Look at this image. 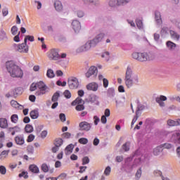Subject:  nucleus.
I'll list each match as a JSON object with an SVG mask.
<instances>
[{
    "label": "nucleus",
    "instance_id": "f257e3e1",
    "mask_svg": "<svg viewBox=\"0 0 180 180\" xmlns=\"http://www.w3.org/2000/svg\"><path fill=\"white\" fill-rule=\"evenodd\" d=\"M103 37H105V34L100 33L97 34L93 39L87 41L84 45L79 47L76 52L79 53H84L85 51H88V50H91V47H96L98 43H101L102 40L103 39Z\"/></svg>",
    "mask_w": 180,
    "mask_h": 180
},
{
    "label": "nucleus",
    "instance_id": "f03ea898",
    "mask_svg": "<svg viewBox=\"0 0 180 180\" xmlns=\"http://www.w3.org/2000/svg\"><path fill=\"white\" fill-rule=\"evenodd\" d=\"M6 67L12 78H23V70L13 60L7 61Z\"/></svg>",
    "mask_w": 180,
    "mask_h": 180
},
{
    "label": "nucleus",
    "instance_id": "7ed1b4c3",
    "mask_svg": "<svg viewBox=\"0 0 180 180\" xmlns=\"http://www.w3.org/2000/svg\"><path fill=\"white\" fill-rule=\"evenodd\" d=\"M133 79L136 84H139V76L134 75L133 77V70L131 67L128 66L127 68L124 79L125 84L127 88H131V86H133Z\"/></svg>",
    "mask_w": 180,
    "mask_h": 180
},
{
    "label": "nucleus",
    "instance_id": "20e7f679",
    "mask_svg": "<svg viewBox=\"0 0 180 180\" xmlns=\"http://www.w3.org/2000/svg\"><path fill=\"white\" fill-rule=\"evenodd\" d=\"M130 2L131 0H110L108 5L110 8H116L117 6H126Z\"/></svg>",
    "mask_w": 180,
    "mask_h": 180
},
{
    "label": "nucleus",
    "instance_id": "39448f33",
    "mask_svg": "<svg viewBox=\"0 0 180 180\" xmlns=\"http://www.w3.org/2000/svg\"><path fill=\"white\" fill-rule=\"evenodd\" d=\"M37 88H39V89H40L39 91H37L35 93V95H37V96L40 95H45L46 92H49V91H47V89H49V87H47L44 82L41 81L37 82Z\"/></svg>",
    "mask_w": 180,
    "mask_h": 180
},
{
    "label": "nucleus",
    "instance_id": "423d86ee",
    "mask_svg": "<svg viewBox=\"0 0 180 180\" xmlns=\"http://www.w3.org/2000/svg\"><path fill=\"white\" fill-rule=\"evenodd\" d=\"M136 103H137V107L135 111V120L139 119V117L141 116V112H143L144 109H148V108L146 107V105L140 103V100L136 99Z\"/></svg>",
    "mask_w": 180,
    "mask_h": 180
},
{
    "label": "nucleus",
    "instance_id": "0eeeda50",
    "mask_svg": "<svg viewBox=\"0 0 180 180\" xmlns=\"http://www.w3.org/2000/svg\"><path fill=\"white\" fill-rule=\"evenodd\" d=\"M68 85L70 89H77L79 86V82L77 77H70L68 79Z\"/></svg>",
    "mask_w": 180,
    "mask_h": 180
},
{
    "label": "nucleus",
    "instance_id": "6e6552de",
    "mask_svg": "<svg viewBox=\"0 0 180 180\" xmlns=\"http://www.w3.org/2000/svg\"><path fill=\"white\" fill-rule=\"evenodd\" d=\"M47 56L49 60L57 61L60 60V54H58V49H53L47 53Z\"/></svg>",
    "mask_w": 180,
    "mask_h": 180
},
{
    "label": "nucleus",
    "instance_id": "1a4fd4ad",
    "mask_svg": "<svg viewBox=\"0 0 180 180\" xmlns=\"http://www.w3.org/2000/svg\"><path fill=\"white\" fill-rule=\"evenodd\" d=\"M99 99V97L95 94H90L87 98L84 99V103L85 102L86 103H94V105H96L97 106H99V101H98Z\"/></svg>",
    "mask_w": 180,
    "mask_h": 180
},
{
    "label": "nucleus",
    "instance_id": "9d476101",
    "mask_svg": "<svg viewBox=\"0 0 180 180\" xmlns=\"http://www.w3.org/2000/svg\"><path fill=\"white\" fill-rule=\"evenodd\" d=\"M97 77L98 76V68L96 66H91L87 72L85 73L86 78H91V77Z\"/></svg>",
    "mask_w": 180,
    "mask_h": 180
},
{
    "label": "nucleus",
    "instance_id": "9b49d317",
    "mask_svg": "<svg viewBox=\"0 0 180 180\" xmlns=\"http://www.w3.org/2000/svg\"><path fill=\"white\" fill-rule=\"evenodd\" d=\"M92 127V124L89 123L86 121H83L79 124V130L82 131H89Z\"/></svg>",
    "mask_w": 180,
    "mask_h": 180
},
{
    "label": "nucleus",
    "instance_id": "f8f14e48",
    "mask_svg": "<svg viewBox=\"0 0 180 180\" xmlns=\"http://www.w3.org/2000/svg\"><path fill=\"white\" fill-rule=\"evenodd\" d=\"M13 47L14 48L15 51H19V53H27L29 51V46H27V48H25L23 43L18 45L16 44H13Z\"/></svg>",
    "mask_w": 180,
    "mask_h": 180
},
{
    "label": "nucleus",
    "instance_id": "ddd939ff",
    "mask_svg": "<svg viewBox=\"0 0 180 180\" xmlns=\"http://www.w3.org/2000/svg\"><path fill=\"white\" fill-rule=\"evenodd\" d=\"M72 27L75 33H79V30H81V22L77 20H74L72 22Z\"/></svg>",
    "mask_w": 180,
    "mask_h": 180
},
{
    "label": "nucleus",
    "instance_id": "4468645a",
    "mask_svg": "<svg viewBox=\"0 0 180 180\" xmlns=\"http://www.w3.org/2000/svg\"><path fill=\"white\" fill-rule=\"evenodd\" d=\"M11 94H12L13 98H18L19 95L23 94V89L22 87H18L15 89L11 90Z\"/></svg>",
    "mask_w": 180,
    "mask_h": 180
},
{
    "label": "nucleus",
    "instance_id": "2eb2a0df",
    "mask_svg": "<svg viewBox=\"0 0 180 180\" xmlns=\"http://www.w3.org/2000/svg\"><path fill=\"white\" fill-rule=\"evenodd\" d=\"M167 101V96H160L155 98V101L157 102V103H159L160 108L165 107V103H164V101Z\"/></svg>",
    "mask_w": 180,
    "mask_h": 180
},
{
    "label": "nucleus",
    "instance_id": "dca6fc26",
    "mask_svg": "<svg viewBox=\"0 0 180 180\" xmlns=\"http://www.w3.org/2000/svg\"><path fill=\"white\" fill-rule=\"evenodd\" d=\"M155 20L159 26L162 24V18H161V13L158 11H155Z\"/></svg>",
    "mask_w": 180,
    "mask_h": 180
},
{
    "label": "nucleus",
    "instance_id": "f3484780",
    "mask_svg": "<svg viewBox=\"0 0 180 180\" xmlns=\"http://www.w3.org/2000/svg\"><path fill=\"white\" fill-rule=\"evenodd\" d=\"M98 88H99V86L95 82H91L86 85V89L88 91H94V92H96Z\"/></svg>",
    "mask_w": 180,
    "mask_h": 180
},
{
    "label": "nucleus",
    "instance_id": "a211bd4d",
    "mask_svg": "<svg viewBox=\"0 0 180 180\" xmlns=\"http://www.w3.org/2000/svg\"><path fill=\"white\" fill-rule=\"evenodd\" d=\"M54 8L57 12H62L63 4L58 0H56L54 2Z\"/></svg>",
    "mask_w": 180,
    "mask_h": 180
},
{
    "label": "nucleus",
    "instance_id": "6ab92c4d",
    "mask_svg": "<svg viewBox=\"0 0 180 180\" xmlns=\"http://www.w3.org/2000/svg\"><path fill=\"white\" fill-rule=\"evenodd\" d=\"M166 46L170 51H174L175 50V48L176 47V44L171 41H167L166 42Z\"/></svg>",
    "mask_w": 180,
    "mask_h": 180
},
{
    "label": "nucleus",
    "instance_id": "aec40b11",
    "mask_svg": "<svg viewBox=\"0 0 180 180\" xmlns=\"http://www.w3.org/2000/svg\"><path fill=\"white\" fill-rule=\"evenodd\" d=\"M27 40H29V41H34V37L31 36V35H26L25 36V37L24 39V43H23L25 49L29 47V46H27Z\"/></svg>",
    "mask_w": 180,
    "mask_h": 180
},
{
    "label": "nucleus",
    "instance_id": "412c9836",
    "mask_svg": "<svg viewBox=\"0 0 180 180\" xmlns=\"http://www.w3.org/2000/svg\"><path fill=\"white\" fill-rule=\"evenodd\" d=\"M155 75H158V77H163L164 75L168 74V70L164 69H155Z\"/></svg>",
    "mask_w": 180,
    "mask_h": 180
},
{
    "label": "nucleus",
    "instance_id": "4be33fe9",
    "mask_svg": "<svg viewBox=\"0 0 180 180\" xmlns=\"http://www.w3.org/2000/svg\"><path fill=\"white\" fill-rule=\"evenodd\" d=\"M167 124L170 127L180 126V119L176 120H167Z\"/></svg>",
    "mask_w": 180,
    "mask_h": 180
},
{
    "label": "nucleus",
    "instance_id": "5701e85b",
    "mask_svg": "<svg viewBox=\"0 0 180 180\" xmlns=\"http://www.w3.org/2000/svg\"><path fill=\"white\" fill-rule=\"evenodd\" d=\"M29 169L31 172H33V174H39L40 172V169L36 165H30L29 166Z\"/></svg>",
    "mask_w": 180,
    "mask_h": 180
},
{
    "label": "nucleus",
    "instance_id": "b1692460",
    "mask_svg": "<svg viewBox=\"0 0 180 180\" xmlns=\"http://www.w3.org/2000/svg\"><path fill=\"white\" fill-rule=\"evenodd\" d=\"M145 53H146V58H148V61H151L154 60V58H155V53L153 51Z\"/></svg>",
    "mask_w": 180,
    "mask_h": 180
},
{
    "label": "nucleus",
    "instance_id": "393cba45",
    "mask_svg": "<svg viewBox=\"0 0 180 180\" xmlns=\"http://www.w3.org/2000/svg\"><path fill=\"white\" fill-rule=\"evenodd\" d=\"M85 5H89V4H93L95 6H99V0H82Z\"/></svg>",
    "mask_w": 180,
    "mask_h": 180
},
{
    "label": "nucleus",
    "instance_id": "a878e982",
    "mask_svg": "<svg viewBox=\"0 0 180 180\" xmlns=\"http://www.w3.org/2000/svg\"><path fill=\"white\" fill-rule=\"evenodd\" d=\"M0 127L1 129H7L8 120H6V118H0Z\"/></svg>",
    "mask_w": 180,
    "mask_h": 180
},
{
    "label": "nucleus",
    "instance_id": "bb28decb",
    "mask_svg": "<svg viewBox=\"0 0 180 180\" xmlns=\"http://www.w3.org/2000/svg\"><path fill=\"white\" fill-rule=\"evenodd\" d=\"M139 61H141V63L148 61L147 58V53H146V52L140 53Z\"/></svg>",
    "mask_w": 180,
    "mask_h": 180
},
{
    "label": "nucleus",
    "instance_id": "cd10ccee",
    "mask_svg": "<svg viewBox=\"0 0 180 180\" xmlns=\"http://www.w3.org/2000/svg\"><path fill=\"white\" fill-rule=\"evenodd\" d=\"M15 141L18 146H23V144H25V139H23V137L15 136Z\"/></svg>",
    "mask_w": 180,
    "mask_h": 180
},
{
    "label": "nucleus",
    "instance_id": "c85d7f7f",
    "mask_svg": "<svg viewBox=\"0 0 180 180\" xmlns=\"http://www.w3.org/2000/svg\"><path fill=\"white\" fill-rule=\"evenodd\" d=\"M80 103H85V101H84V100H82V98L77 97L75 101H73L71 103L72 106H75L77 105H79Z\"/></svg>",
    "mask_w": 180,
    "mask_h": 180
},
{
    "label": "nucleus",
    "instance_id": "c756f323",
    "mask_svg": "<svg viewBox=\"0 0 180 180\" xmlns=\"http://www.w3.org/2000/svg\"><path fill=\"white\" fill-rule=\"evenodd\" d=\"M115 88L110 87L107 90V96L108 98H115Z\"/></svg>",
    "mask_w": 180,
    "mask_h": 180
},
{
    "label": "nucleus",
    "instance_id": "7c9ffc66",
    "mask_svg": "<svg viewBox=\"0 0 180 180\" xmlns=\"http://www.w3.org/2000/svg\"><path fill=\"white\" fill-rule=\"evenodd\" d=\"M64 143V141L63 140V139L60 138H56L54 140V146H56V147H61L63 146V143Z\"/></svg>",
    "mask_w": 180,
    "mask_h": 180
},
{
    "label": "nucleus",
    "instance_id": "2f4dec72",
    "mask_svg": "<svg viewBox=\"0 0 180 180\" xmlns=\"http://www.w3.org/2000/svg\"><path fill=\"white\" fill-rule=\"evenodd\" d=\"M74 150V144L70 143L65 148V155H68V154H71L72 150Z\"/></svg>",
    "mask_w": 180,
    "mask_h": 180
},
{
    "label": "nucleus",
    "instance_id": "473e14b6",
    "mask_svg": "<svg viewBox=\"0 0 180 180\" xmlns=\"http://www.w3.org/2000/svg\"><path fill=\"white\" fill-rule=\"evenodd\" d=\"M164 149L161 148V146H157L155 148L153 149V154L154 155H160Z\"/></svg>",
    "mask_w": 180,
    "mask_h": 180
},
{
    "label": "nucleus",
    "instance_id": "72a5a7b5",
    "mask_svg": "<svg viewBox=\"0 0 180 180\" xmlns=\"http://www.w3.org/2000/svg\"><path fill=\"white\" fill-rule=\"evenodd\" d=\"M31 119H37L39 117V111L37 110H32L30 113Z\"/></svg>",
    "mask_w": 180,
    "mask_h": 180
},
{
    "label": "nucleus",
    "instance_id": "f704fd0d",
    "mask_svg": "<svg viewBox=\"0 0 180 180\" xmlns=\"http://www.w3.org/2000/svg\"><path fill=\"white\" fill-rule=\"evenodd\" d=\"M139 155H140V150L138 149L135 151L132 157H129L127 158L126 162H130V161H133V158L137 157Z\"/></svg>",
    "mask_w": 180,
    "mask_h": 180
},
{
    "label": "nucleus",
    "instance_id": "c9c22d12",
    "mask_svg": "<svg viewBox=\"0 0 180 180\" xmlns=\"http://www.w3.org/2000/svg\"><path fill=\"white\" fill-rule=\"evenodd\" d=\"M58 98H60V91H56L51 98V102H58Z\"/></svg>",
    "mask_w": 180,
    "mask_h": 180
},
{
    "label": "nucleus",
    "instance_id": "e433bc0d",
    "mask_svg": "<svg viewBox=\"0 0 180 180\" xmlns=\"http://www.w3.org/2000/svg\"><path fill=\"white\" fill-rule=\"evenodd\" d=\"M170 35L173 39H176V40H179L180 35L176 33V32L174 30H170L169 31Z\"/></svg>",
    "mask_w": 180,
    "mask_h": 180
},
{
    "label": "nucleus",
    "instance_id": "4c0bfd02",
    "mask_svg": "<svg viewBox=\"0 0 180 180\" xmlns=\"http://www.w3.org/2000/svg\"><path fill=\"white\" fill-rule=\"evenodd\" d=\"M33 126H32L31 124H27V125H25V131H26L27 133H33Z\"/></svg>",
    "mask_w": 180,
    "mask_h": 180
},
{
    "label": "nucleus",
    "instance_id": "58836bf2",
    "mask_svg": "<svg viewBox=\"0 0 180 180\" xmlns=\"http://www.w3.org/2000/svg\"><path fill=\"white\" fill-rule=\"evenodd\" d=\"M46 76L48 78H54L56 77V75L54 74V71L51 69H49L46 72Z\"/></svg>",
    "mask_w": 180,
    "mask_h": 180
},
{
    "label": "nucleus",
    "instance_id": "ea45409f",
    "mask_svg": "<svg viewBox=\"0 0 180 180\" xmlns=\"http://www.w3.org/2000/svg\"><path fill=\"white\" fill-rule=\"evenodd\" d=\"M172 139L173 140H175L176 141H178V143H180V134L179 133H175L172 134Z\"/></svg>",
    "mask_w": 180,
    "mask_h": 180
},
{
    "label": "nucleus",
    "instance_id": "a19ab883",
    "mask_svg": "<svg viewBox=\"0 0 180 180\" xmlns=\"http://www.w3.org/2000/svg\"><path fill=\"white\" fill-rule=\"evenodd\" d=\"M19 119V117L16 114H13L11 117V120L13 123H18V120Z\"/></svg>",
    "mask_w": 180,
    "mask_h": 180
},
{
    "label": "nucleus",
    "instance_id": "79ce46f5",
    "mask_svg": "<svg viewBox=\"0 0 180 180\" xmlns=\"http://www.w3.org/2000/svg\"><path fill=\"white\" fill-rule=\"evenodd\" d=\"M122 148L124 151H129L130 150V142L127 141L124 144L122 145Z\"/></svg>",
    "mask_w": 180,
    "mask_h": 180
},
{
    "label": "nucleus",
    "instance_id": "37998d69",
    "mask_svg": "<svg viewBox=\"0 0 180 180\" xmlns=\"http://www.w3.org/2000/svg\"><path fill=\"white\" fill-rule=\"evenodd\" d=\"M27 151L29 154H34V148L33 146L30 145L27 147Z\"/></svg>",
    "mask_w": 180,
    "mask_h": 180
},
{
    "label": "nucleus",
    "instance_id": "c03bdc74",
    "mask_svg": "<svg viewBox=\"0 0 180 180\" xmlns=\"http://www.w3.org/2000/svg\"><path fill=\"white\" fill-rule=\"evenodd\" d=\"M136 23L138 29H143V21L140 19L136 20Z\"/></svg>",
    "mask_w": 180,
    "mask_h": 180
},
{
    "label": "nucleus",
    "instance_id": "a18cd8bd",
    "mask_svg": "<svg viewBox=\"0 0 180 180\" xmlns=\"http://www.w3.org/2000/svg\"><path fill=\"white\" fill-rule=\"evenodd\" d=\"M84 105H85V103H80L77 105L75 107L76 110H78V111L84 110V109H85V106Z\"/></svg>",
    "mask_w": 180,
    "mask_h": 180
},
{
    "label": "nucleus",
    "instance_id": "49530a36",
    "mask_svg": "<svg viewBox=\"0 0 180 180\" xmlns=\"http://www.w3.org/2000/svg\"><path fill=\"white\" fill-rule=\"evenodd\" d=\"M168 33V27H163L162 30H160V35L165 36V34H167Z\"/></svg>",
    "mask_w": 180,
    "mask_h": 180
},
{
    "label": "nucleus",
    "instance_id": "de8ad7c7",
    "mask_svg": "<svg viewBox=\"0 0 180 180\" xmlns=\"http://www.w3.org/2000/svg\"><path fill=\"white\" fill-rule=\"evenodd\" d=\"M76 15L77 18H84L85 16V13L81 10L76 11Z\"/></svg>",
    "mask_w": 180,
    "mask_h": 180
},
{
    "label": "nucleus",
    "instance_id": "09e8293b",
    "mask_svg": "<svg viewBox=\"0 0 180 180\" xmlns=\"http://www.w3.org/2000/svg\"><path fill=\"white\" fill-rule=\"evenodd\" d=\"M132 58L134 60H137V61H139V60H140V53L139 52H134L132 53Z\"/></svg>",
    "mask_w": 180,
    "mask_h": 180
},
{
    "label": "nucleus",
    "instance_id": "8fccbe9b",
    "mask_svg": "<svg viewBox=\"0 0 180 180\" xmlns=\"http://www.w3.org/2000/svg\"><path fill=\"white\" fill-rule=\"evenodd\" d=\"M63 95H64L65 98H66V99H70V98H71V92L69 91V90H65L63 92Z\"/></svg>",
    "mask_w": 180,
    "mask_h": 180
},
{
    "label": "nucleus",
    "instance_id": "3c124183",
    "mask_svg": "<svg viewBox=\"0 0 180 180\" xmlns=\"http://www.w3.org/2000/svg\"><path fill=\"white\" fill-rule=\"evenodd\" d=\"M11 33L13 36H16V34L18 33V27H16V25L11 27Z\"/></svg>",
    "mask_w": 180,
    "mask_h": 180
},
{
    "label": "nucleus",
    "instance_id": "603ef678",
    "mask_svg": "<svg viewBox=\"0 0 180 180\" xmlns=\"http://www.w3.org/2000/svg\"><path fill=\"white\" fill-rule=\"evenodd\" d=\"M41 169L44 172H49V166L46 163L42 164Z\"/></svg>",
    "mask_w": 180,
    "mask_h": 180
},
{
    "label": "nucleus",
    "instance_id": "864d4df0",
    "mask_svg": "<svg viewBox=\"0 0 180 180\" xmlns=\"http://www.w3.org/2000/svg\"><path fill=\"white\" fill-rule=\"evenodd\" d=\"M80 144H88V139L86 138H80L78 141Z\"/></svg>",
    "mask_w": 180,
    "mask_h": 180
},
{
    "label": "nucleus",
    "instance_id": "5fc2aeb1",
    "mask_svg": "<svg viewBox=\"0 0 180 180\" xmlns=\"http://www.w3.org/2000/svg\"><path fill=\"white\" fill-rule=\"evenodd\" d=\"M37 89V83H32L30 86V91L33 92V91H36Z\"/></svg>",
    "mask_w": 180,
    "mask_h": 180
},
{
    "label": "nucleus",
    "instance_id": "6e6d98bb",
    "mask_svg": "<svg viewBox=\"0 0 180 180\" xmlns=\"http://www.w3.org/2000/svg\"><path fill=\"white\" fill-rule=\"evenodd\" d=\"M86 164H89V158L87 156L82 158V165H86Z\"/></svg>",
    "mask_w": 180,
    "mask_h": 180
},
{
    "label": "nucleus",
    "instance_id": "4d7b16f0",
    "mask_svg": "<svg viewBox=\"0 0 180 180\" xmlns=\"http://www.w3.org/2000/svg\"><path fill=\"white\" fill-rule=\"evenodd\" d=\"M110 171H111V168L110 166H108L104 171V174L106 175L107 176H109V175H110Z\"/></svg>",
    "mask_w": 180,
    "mask_h": 180
},
{
    "label": "nucleus",
    "instance_id": "13d9d810",
    "mask_svg": "<svg viewBox=\"0 0 180 180\" xmlns=\"http://www.w3.org/2000/svg\"><path fill=\"white\" fill-rule=\"evenodd\" d=\"M0 174H1V175H5V174H6V167H5V166H0Z\"/></svg>",
    "mask_w": 180,
    "mask_h": 180
},
{
    "label": "nucleus",
    "instance_id": "bf43d9fd",
    "mask_svg": "<svg viewBox=\"0 0 180 180\" xmlns=\"http://www.w3.org/2000/svg\"><path fill=\"white\" fill-rule=\"evenodd\" d=\"M160 147H161V148L169 149V148H172V145L170 143H164V144L160 145Z\"/></svg>",
    "mask_w": 180,
    "mask_h": 180
},
{
    "label": "nucleus",
    "instance_id": "052dcab7",
    "mask_svg": "<svg viewBox=\"0 0 180 180\" xmlns=\"http://www.w3.org/2000/svg\"><path fill=\"white\" fill-rule=\"evenodd\" d=\"M63 139H71V133L65 132L62 134Z\"/></svg>",
    "mask_w": 180,
    "mask_h": 180
},
{
    "label": "nucleus",
    "instance_id": "680f3d73",
    "mask_svg": "<svg viewBox=\"0 0 180 180\" xmlns=\"http://www.w3.org/2000/svg\"><path fill=\"white\" fill-rule=\"evenodd\" d=\"M153 174L155 176H161V178H162V172L160 170H155Z\"/></svg>",
    "mask_w": 180,
    "mask_h": 180
},
{
    "label": "nucleus",
    "instance_id": "e2e57ef3",
    "mask_svg": "<svg viewBox=\"0 0 180 180\" xmlns=\"http://www.w3.org/2000/svg\"><path fill=\"white\" fill-rule=\"evenodd\" d=\"M59 118H60V120L63 122H64L67 120V118L65 117V114H64V113H60L59 115Z\"/></svg>",
    "mask_w": 180,
    "mask_h": 180
},
{
    "label": "nucleus",
    "instance_id": "0e129e2a",
    "mask_svg": "<svg viewBox=\"0 0 180 180\" xmlns=\"http://www.w3.org/2000/svg\"><path fill=\"white\" fill-rule=\"evenodd\" d=\"M33 140H34V135L30 134L27 139V143H32V141H33Z\"/></svg>",
    "mask_w": 180,
    "mask_h": 180
},
{
    "label": "nucleus",
    "instance_id": "69168bd1",
    "mask_svg": "<svg viewBox=\"0 0 180 180\" xmlns=\"http://www.w3.org/2000/svg\"><path fill=\"white\" fill-rule=\"evenodd\" d=\"M11 103L13 108H19V103L15 100H12Z\"/></svg>",
    "mask_w": 180,
    "mask_h": 180
},
{
    "label": "nucleus",
    "instance_id": "338daca9",
    "mask_svg": "<svg viewBox=\"0 0 180 180\" xmlns=\"http://www.w3.org/2000/svg\"><path fill=\"white\" fill-rule=\"evenodd\" d=\"M103 84L105 88H108V86H109V81L108 80V79L103 78Z\"/></svg>",
    "mask_w": 180,
    "mask_h": 180
},
{
    "label": "nucleus",
    "instance_id": "774afa93",
    "mask_svg": "<svg viewBox=\"0 0 180 180\" xmlns=\"http://www.w3.org/2000/svg\"><path fill=\"white\" fill-rule=\"evenodd\" d=\"M9 11H8V8H4L2 9V15L3 16H8Z\"/></svg>",
    "mask_w": 180,
    "mask_h": 180
}]
</instances>
